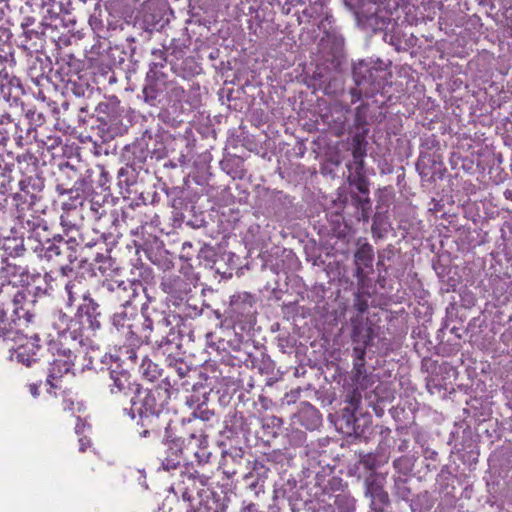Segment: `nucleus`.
I'll return each instance as SVG.
<instances>
[{"label": "nucleus", "instance_id": "obj_16", "mask_svg": "<svg viewBox=\"0 0 512 512\" xmlns=\"http://www.w3.org/2000/svg\"><path fill=\"white\" fill-rule=\"evenodd\" d=\"M353 156H354V159L356 161H360L362 162V158H363V153L361 152V149L360 147H357L354 152H353Z\"/></svg>", "mask_w": 512, "mask_h": 512}, {"label": "nucleus", "instance_id": "obj_20", "mask_svg": "<svg viewBox=\"0 0 512 512\" xmlns=\"http://www.w3.org/2000/svg\"><path fill=\"white\" fill-rule=\"evenodd\" d=\"M66 289L68 290V293L71 294V292L69 290V286H66Z\"/></svg>", "mask_w": 512, "mask_h": 512}, {"label": "nucleus", "instance_id": "obj_2", "mask_svg": "<svg viewBox=\"0 0 512 512\" xmlns=\"http://www.w3.org/2000/svg\"><path fill=\"white\" fill-rule=\"evenodd\" d=\"M9 339H11V337ZM12 340L15 342L16 346L10 348V359L30 366L31 363L36 360L37 353L40 349L38 338L36 336L27 337L24 335H16Z\"/></svg>", "mask_w": 512, "mask_h": 512}, {"label": "nucleus", "instance_id": "obj_10", "mask_svg": "<svg viewBox=\"0 0 512 512\" xmlns=\"http://www.w3.org/2000/svg\"><path fill=\"white\" fill-rule=\"evenodd\" d=\"M6 330V320L3 311L0 310V337L3 336L4 339L10 338V332H5Z\"/></svg>", "mask_w": 512, "mask_h": 512}, {"label": "nucleus", "instance_id": "obj_8", "mask_svg": "<svg viewBox=\"0 0 512 512\" xmlns=\"http://www.w3.org/2000/svg\"><path fill=\"white\" fill-rule=\"evenodd\" d=\"M367 493L370 494L373 502L379 501L385 504L388 501V494L379 485L369 484L367 486Z\"/></svg>", "mask_w": 512, "mask_h": 512}, {"label": "nucleus", "instance_id": "obj_12", "mask_svg": "<svg viewBox=\"0 0 512 512\" xmlns=\"http://www.w3.org/2000/svg\"><path fill=\"white\" fill-rule=\"evenodd\" d=\"M29 392L31 395L36 398L39 395V385L36 383H31L28 385Z\"/></svg>", "mask_w": 512, "mask_h": 512}, {"label": "nucleus", "instance_id": "obj_4", "mask_svg": "<svg viewBox=\"0 0 512 512\" xmlns=\"http://www.w3.org/2000/svg\"><path fill=\"white\" fill-rule=\"evenodd\" d=\"M133 411L138 412L141 418L153 416L156 412L155 398L148 393L145 394L139 402H133Z\"/></svg>", "mask_w": 512, "mask_h": 512}, {"label": "nucleus", "instance_id": "obj_5", "mask_svg": "<svg viewBox=\"0 0 512 512\" xmlns=\"http://www.w3.org/2000/svg\"><path fill=\"white\" fill-rule=\"evenodd\" d=\"M111 379L113 380L112 392L124 391L130 384V376L126 372H112Z\"/></svg>", "mask_w": 512, "mask_h": 512}, {"label": "nucleus", "instance_id": "obj_3", "mask_svg": "<svg viewBox=\"0 0 512 512\" xmlns=\"http://www.w3.org/2000/svg\"><path fill=\"white\" fill-rule=\"evenodd\" d=\"M5 274H6L8 285H5L3 283L0 288V293L3 291L4 288H8L9 285H12L13 287H17L19 285H23L28 280V275L20 267L7 265L5 268Z\"/></svg>", "mask_w": 512, "mask_h": 512}, {"label": "nucleus", "instance_id": "obj_21", "mask_svg": "<svg viewBox=\"0 0 512 512\" xmlns=\"http://www.w3.org/2000/svg\"><path fill=\"white\" fill-rule=\"evenodd\" d=\"M191 439H196V436L194 434L191 435Z\"/></svg>", "mask_w": 512, "mask_h": 512}, {"label": "nucleus", "instance_id": "obj_6", "mask_svg": "<svg viewBox=\"0 0 512 512\" xmlns=\"http://www.w3.org/2000/svg\"><path fill=\"white\" fill-rule=\"evenodd\" d=\"M373 251L370 245L365 244L361 246L356 254L355 261L358 266L362 265L364 267H368L372 262Z\"/></svg>", "mask_w": 512, "mask_h": 512}, {"label": "nucleus", "instance_id": "obj_14", "mask_svg": "<svg viewBox=\"0 0 512 512\" xmlns=\"http://www.w3.org/2000/svg\"><path fill=\"white\" fill-rule=\"evenodd\" d=\"M85 429H86V423L83 422L82 420H78V422L76 423V426H75V432L77 434H81V433L85 432Z\"/></svg>", "mask_w": 512, "mask_h": 512}, {"label": "nucleus", "instance_id": "obj_13", "mask_svg": "<svg viewBox=\"0 0 512 512\" xmlns=\"http://www.w3.org/2000/svg\"><path fill=\"white\" fill-rule=\"evenodd\" d=\"M23 298V294L20 293L19 291L14 295L13 303L15 305V313H18V304L21 302Z\"/></svg>", "mask_w": 512, "mask_h": 512}, {"label": "nucleus", "instance_id": "obj_19", "mask_svg": "<svg viewBox=\"0 0 512 512\" xmlns=\"http://www.w3.org/2000/svg\"><path fill=\"white\" fill-rule=\"evenodd\" d=\"M147 434H148V430H144V431L141 433V436H144V437H145V436H147Z\"/></svg>", "mask_w": 512, "mask_h": 512}, {"label": "nucleus", "instance_id": "obj_18", "mask_svg": "<svg viewBox=\"0 0 512 512\" xmlns=\"http://www.w3.org/2000/svg\"><path fill=\"white\" fill-rule=\"evenodd\" d=\"M200 443V445H205L206 444V438L203 437L202 435H200V437L197 439Z\"/></svg>", "mask_w": 512, "mask_h": 512}, {"label": "nucleus", "instance_id": "obj_1", "mask_svg": "<svg viewBox=\"0 0 512 512\" xmlns=\"http://www.w3.org/2000/svg\"><path fill=\"white\" fill-rule=\"evenodd\" d=\"M50 350L53 360L50 363L47 384L50 386L48 393H53L52 389L61 388V379L72 373L75 355L69 348L57 342L50 344Z\"/></svg>", "mask_w": 512, "mask_h": 512}, {"label": "nucleus", "instance_id": "obj_15", "mask_svg": "<svg viewBox=\"0 0 512 512\" xmlns=\"http://www.w3.org/2000/svg\"><path fill=\"white\" fill-rule=\"evenodd\" d=\"M90 445V440L84 436L79 439V449L80 451H85L86 446Z\"/></svg>", "mask_w": 512, "mask_h": 512}, {"label": "nucleus", "instance_id": "obj_11", "mask_svg": "<svg viewBox=\"0 0 512 512\" xmlns=\"http://www.w3.org/2000/svg\"><path fill=\"white\" fill-rule=\"evenodd\" d=\"M194 512H213V508L209 505V501H200L199 504L194 507Z\"/></svg>", "mask_w": 512, "mask_h": 512}, {"label": "nucleus", "instance_id": "obj_7", "mask_svg": "<svg viewBox=\"0 0 512 512\" xmlns=\"http://www.w3.org/2000/svg\"><path fill=\"white\" fill-rule=\"evenodd\" d=\"M367 493L370 494L373 502L379 501L385 504L388 501V494L379 485L369 484L367 486Z\"/></svg>", "mask_w": 512, "mask_h": 512}, {"label": "nucleus", "instance_id": "obj_9", "mask_svg": "<svg viewBox=\"0 0 512 512\" xmlns=\"http://www.w3.org/2000/svg\"><path fill=\"white\" fill-rule=\"evenodd\" d=\"M143 375H145L150 381L156 378L157 375V366L152 364L151 362L142 364Z\"/></svg>", "mask_w": 512, "mask_h": 512}, {"label": "nucleus", "instance_id": "obj_17", "mask_svg": "<svg viewBox=\"0 0 512 512\" xmlns=\"http://www.w3.org/2000/svg\"><path fill=\"white\" fill-rule=\"evenodd\" d=\"M244 512H257V510L254 505H250L244 510Z\"/></svg>", "mask_w": 512, "mask_h": 512}]
</instances>
